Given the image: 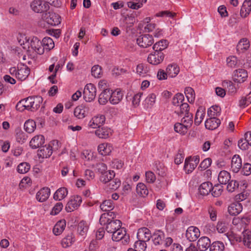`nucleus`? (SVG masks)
<instances>
[{
  "label": "nucleus",
  "instance_id": "obj_1",
  "mask_svg": "<svg viewBox=\"0 0 251 251\" xmlns=\"http://www.w3.org/2000/svg\"><path fill=\"white\" fill-rule=\"evenodd\" d=\"M115 216L114 212H106L100 216V223L101 225L106 226L105 229L108 233H113L122 226L121 221L114 219Z\"/></svg>",
  "mask_w": 251,
  "mask_h": 251
},
{
  "label": "nucleus",
  "instance_id": "obj_2",
  "mask_svg": "<svg viewBox=\"0 0 251 251\" xmlns=\"http://www.w3.org/2000/svg\"><path fill=\"white\" fill-rule=\"evenodd\" d=\"M42 18L49 25L53 26L58 25L61 22L59 15L52 11L45 12L42 15Z\"/></svg>",
  "mask_w": 251,
  "mask_h": 251
},
{
  "label": "nucleus",
  "instance_id": "obj_3",
  "mask_svg": "<svg viewBox=\"0 0 251 251\" xmlns=\"http://www.w3.org/2000/svg\"><path fill=\"white\" fill-rule=\"evenodd\" d=\"M97 90L95 85L92 83L87 84L84 89L83 97L86 101H92L96 96Z\"/></svg>",
  "mask_w": 251,
  "mask_h": 251
},
{
  "label": "nucleus",
  "instance_id": "obj_4",
  "mask_svg": "<svg viewBox=\"0 0 251 251\" xmlns=\"http://www.w3.org/2000/svg\"><path fill=\"white\" fill-rule=\"evenodd\" d=\"M30 7L36 13H44L49 9L50 6L41 0H34L30 3Z\"/></svg>",
  "mask_w": 251,
  "mask_h": 251
},
{
  "label": "nucleus",
  "instance_id": "obj_5",
  "mask_svg": "<svg viewBox=\"0 0 251 251\" xmlns=\"http://www.w3.org/2000/svg\"><path fill=\"white\" fill-rule=\"evenodd\" d=\"M137 44L141 47L147 48L151 46L154 43L152 35L150 34H144L139 36L137 39Z\"/></svg>",
  "mask_w": 251,
  "mask_h": 251
},
{
  "label": "nucleus",
  "instance_id": "obj_6",
  "mask_svg": "<svg viewBox=\"0 0 251 251\" xmlns=\"http://www.w3.org/2000/svg\"><path fill=\"white\" fill-rule=\"evenodd\" d=\"M164 54L161 51H154L150 53L148 57V61L150 64L157 65L161 63L164 58Z\"/></svg>",
  "mask_w": 251,
  "mask_h": 251
},
{
  "label": "nucleus",
  "instance_id": "obj_7",
  "mask_svg": "<svg viewBox=\"0 0 251 251\" xmlns=\"http://www.w3.org/2000/svg\"><path fill=\"white\" fill-rule=\"evenodd\" d=\"M200 236V231L198 228L196 226H189L187 229L185 236L190 242H194Z\"/></svg>",
  "mask_w": 251,
  "mask_h": 251
},
{
  "label": "nucleus",
  "instance_id": "obj_8",
  "mask_svg": "<svg viewBox=\"0 0 251 251\" xmlns=\"http://www.w3.org/2000/svg\"><path fill=\"white\" fill-rule=\"evenodd\" d=\"M82 202L81 197L79 196H74L67 203L65 209L68 212H70L77 209Z\"/></svg>",
  "mask_w": 251,
  "mask_h": 251
},
{
  "label": "nucleus",
  "instance_id": "obj_9",
  "mask_svg": "<svg viewBox=\"0 0 251 251\" xmlns=\"http://www.w3.org/2000/svg\"><path fill=\"white\" fill-rule=\"evenodd\" d=\"M31 49L39 54H42L44 52V48L43 47L42 42L38 38L33 37L29 43Z\"/></svg>",
  "mask_w": 251,
  "mask_h": 251
},
{
  "label": "nucleus",
  "instance_id": "obj_10",
  "mask_svg": "<svg viewBox=\"0 0 251 251\" xmlns=\"http://www.w3.org/2000/svg\"><path fill=\"white\" fill-rule=\"evenodd\" d=\"M248 77L247 71L243 69H239L234 71L233 81L237 83H243Z\"/></svg>",
  "mask_w": 251,
  "mask_h": 251
},
{
  "label": "nucleus",
  "instance_id": "obj_11",
  "mask_svg": "<svg viewBox=\"0 0 251 251\" xmlns=\"http://www.w3.org/2000/svg\"><path fill=\"white\" fill-rule=\"evenodd\" d=\"M89 110V107L85 104H81L77 106L74 110V115L78 119L84 118Z\"/></svg>",
  "mask_w": 251,
  "mask_h": 251
},
{
  "label": "nucleus",
  "instance_id": "obj_12",
  "mask_svg": "<svg viewBox=\"0 0 251 251\" xmlns=\"http://www.w3.org/2000/svg\"><path fill=\"white\" fill-rule=\"evenodd\" d=\"M151 237V231L147 227H142L138 229L137 233V237L138 240L146 242L150 240Z\"/></svg>",
  "mask_w": 251,
  "mask_h": 251
},
{
  "label": "nucleus",
  "instance_id": "obj_13",
  "mask_svg": "<svg viewBox=\"0 0 251 251\" xmlns=\"http://www.w3.org/2000/svg\"><path fill=\"white\" fill-rule=\"evenodd\" d=\"M45 143V138L42 135H37L33 137L29 142V146L32 149H36L42 147Z\"/></svg>",
  "mask_w": 251,
  "mask_h": 251
},
{
  "label": "nucleus",
  "instance_id": "obj_14",
  "mask_svg": "<svg viewBox=\"0 0 251 251\" xmlns=\"http://www.w3.org/2000/svg\"><path fill=\"white\" fill-rule=\"evenodd\" d=\"M242 167V160L238 154L234 155L231 160V170L235 173H238Z\"/></svg>",
  "mask_w": 251,
  "mask_h": 251
},
{
  "label": "nucleus",
  "instance_id": "obj_15",
  "mask_svg": "<svg viewBox=\"0 0 251 251\" xmlns=\"http://www.w3.org/2000/svg\"><path fill=\"white\" fill-rule=\"evenodd\" d=\"M210 240L205 236L201 237L197 242V247L201 251H205L211 245Z\"/></svg>",
  "mask_w": 251,
  "mask_h": 251
},
{
  "label": "nucleus",
  "instance_id": "obj_16",
  "mask_svg": "<svg viewBox=\"0 0 251 251\" xmlns=\"http://www.w3.org/2000/svg\"><path fill=\"white\" fill-rule=\"evenodd\" d=\"M50 193V188L48 187H44L36 194V199L40 202L45 201L49 198Z\"/></svg>",
  "mask_w": 251,
  "mask_h": 251
},
{
  "label": "nucleus",
  "instance_id": "obj_17",
  "mask_svg": "<svg viewBox=\"0 0 251 251\" xmlns=\"http://www.w3.org/2000/svg\"><path fill=\"white\" fill-rule=\"evenodd\" d=\"M243 209L242 204L239 201L232 203L228 207V212L231 215H236L239 214Z\"/></svg>",
  "mask_w": 251,
  "mask_h": 251
},
{
  "label": "nucleus",
  "instance_id": "obj_18",
  "mask_svg": "<svg viewBox=\"0 0 251 251\" xmlns=\"http://www.w3.org/2000/svg\"><path fill=\"white\" fill-rule=\"evenodd\" d=\"M52 153V147L50 145L42 147L38 151V156L39 158H48Z\"/></svg>",
  "mask_w": 251,
  "mask_h": 251
},
{
  "label": "nucleus",
  "instance_id": "obj_19",
  "mask_svg": "<svg viewBox=\"0 0 251 251\" xmlns=\"http://www.w3.org/2000/svg\"><path fill=\"white\" fill-rule=\"evenodd\" d=\"M123 97V93L118 89L113 92L110 91V102L113 104H118L122 100Z\"/></svg>",
  "mask_w": 251,
  "mask_h": 251
},
{
  "label": "nucleus",
  "instance_id": "obj_20",
  "mask_svg": "<svg viewBox=\"0 0 251 251\" xmlns=\"http://www.w3.org/2000/svg\"><path fill=\"white\" fill-rule=\"evenodd\" d=\"M220 124V119L215 117H210L205 121V126L207 129L213 130L217 128Z\"/></svg>",
  "mask_w": 251,
  "mask_h": 251
},
{
  "label": "nucleus",
  "instance_id": "obj_21",
  "mask_svg": "<svg viewBox=\"0 0 251 251\" xmlns=\"http://www.w3.org/2000/svg\"><path fill=\"white\" fill-rule=\"evenodd\" d=\"M212 184L210 182H204L201 184L199 188V192L202 196H207L211 192Z\"/></svg>",
  "mask_w": 251,
  "mask_h": 251
},
{
  "label": "nucleus",
  "instance_id": "obj_22",
  "mask_svg": "<svg viewBox=\"0 0 251 251\" xmlns=\"http://www.w3.org/2000/svg\"><path fill=\"white\" fill-rule=\"evenodd\" d=\"M43 102V98L39 96H31V104L30 105V111H35L40 106Z\"/></svg>",
  "mask_w": 251,
  "mask_h": 251
},
{
  "label": "nucleus",
  "instance_id": "obj_23",
  "mask_svg": "<svg viewBox=\"0 0 251 251\" xmlns=\"http://www.w3.org/2000/svg\"><path fill=\"white\" fill-rule=\"evenodd\" d=\"M251 11V0H245L243 2L240 10V15L242 17L246 18Z\"/></svg>",
  "mask_w": 251,
  "mask_h": 251
},
{
  "label": "nucleus",
  "instance_id": "obj_24",
  "mask_svg": "<svg viewBox=\"0 0 251 251\" xmlns=\"http://www.w3.org/2000/svg\"><path fill=\"white\" fill-rule=\"evenodd\" d=\"M115 176V172L113 171L110 170L101 174L100 179L101 182L105 184L110 182L114 178Z\"/></svg>",
  "mask_w": 251,
  "mask_h": 251
},
{
  "label": "nucleus",
  "instance_id": "obj_25",
  "mask_svg": "<svg viewBox=\"0 0 251 251\" xmlns=\"http://www.w3.org/2000/svg\"><path fill=\"white\" fill-rule=\"evenodd\" d=\"M30 74V69L26 66L18 69L17 78L21 80H25Z\"/></svg>",
  "mask_w": 251,
  "mask_h": 251
},
{
  "label": "nucleus",
  "instance_id": "obj_26",
  "mask_svg": "<svg viewBox=\"0 0 251 251\" xmlns=\"http://www.w3.org/2000/svg\"><path fill=\"white\" fill-rule=\"evenodd\" d=\"M112 150L113 148L110 144H101L98 148L99 152L102 155H109Z\"/></svg>",
  "mask_w": 251,
  "mask_h": 251
},
{
  "label": "nucleus",
  "instance_id": "obj_27",
  "mask_svg": "<svg viewBox=\"0 0 251 251\" xmlns=\"http://www.w3.org/2000/svg\"><path fill=\"white\" fill-rule=\"evenodd\" d=\"M166 71L169 76L175 77L179 72V67L176 64H170L167 67Z\"/></svg>",
  "mask_w": 251,
  "mask_h": 251
},
{
  "label": "nucleus",
  "instance_id": "obj_28",
  "mask_svg": "<svg viewBox=\"0 0 251 251\" xmlns=\"http://www.w3.org/2000/svg\"><path fill=\"white\" fill-rule=\"evenodd\" d=\"M66 226V221L61 220L58 221L54 226L53 232L55 235H60L64 230Z\"/></svg>",
  "mask_w": 251,
  "mask_h": 251
},
{
  "label": "nucleus",
  "instance_id": "obj_29",
  "mask_svg": "<svg viewBox=\"0 0 251 251\" xmlns=\"http://www.w3.org/2000/svg\"><path fill=\"white\" fill-rule=\"evenodd\" d=\"M110 89H104L99 96V102L100 104H105L108 100H110Z\"/></svg>",
  "mask_w": 251,
  "mask_h": 251
},
{
  "label": "nucleus",
  "instance_id": "obj_30",
  "mask_svg": "<svg viewBox=\"0 0 251 251\" xmlns=\"http://www.w3.org/2000/svg\"><path fill=\"white\" fill-rule=\"evenodd\" d=\"M169 42L167 40L162 39L155 43L152 49L154 51H161L166 49L168 46Z\"/></svg>",
  "mask_w": 251,
  "mask_h": 251
},
{
  "label": "nucleus",
  "instance_id": "obj_31",
  "mask_svg": "<svg viewBox=\"0 0 251 251\" xmlns=\"http://www.w3.org/2000/svg\"><path fill=\"white\" fill-rule=\"evenodd\" d=\"M230 174L226 171H222L218 176V181L221 184H226L230 179Z\"/></svg>",
  "mask_w": 251,
  "mask_h": 251
},
{
  "label": "nucleus",
  "instance_id": "obj_32",
  "mask_svg": "<svg viewBox=\"0 0 251 251\" xmlns=\"http://www.w3.org/2000/svg\"><path fill=\"white\" fill-rule=\"evenodd\" d=\"M153 243L155 245H160L162 243L163 239L165 238L164 233L160 230L156 231L153 234Z\"/></svg>",
  "mask_w": 251,
  "mask_h": 251
},
{
  "label": "nucleus",
  "instance_id": "obj_33",
  "mask_svg": "<svg viewBox=\"0 0 251 251\" xmlns=\"http://www.w3.org/2000/svg\"><path fill=\"white\" fill-rule=\"evenodd\" d=\"M175 112L180 116L187 115L190 113L189 112V106L187 103H182L176 109Z\"/></svg>",
  "mask_w": 251,
  "mask_h": 251
},
{
  "label": "nucleus",
  "instance_id": "obj_34",
  "mask_svg": "<svg viewBox=\"0 0 251 251\" xmlns=\"http://www.w3.org/2000/svg\"><path fill=\"white\" fill-rule=\"evenodd\" d=\"M126 231L124 228H120L112 233V238L114 241L118 242L122 239L126 235Z\"/></svg>",
  "mask_w": 251,
  "mask_h": 251
},
{
  "label": "nucleus",
  "instance_id": "obj_35",
  "mask_svg": "<svg viewBox=\"0 0 251 251\" xmlns=\"http://www.w3.org/2000/svg\"><path fill=\"white\" fill-rule=\"evenodd\" d=\"M67 193L68 191L66 188H60L54 194L53 198L55 200L60 201L67 196Z\"/></svg>",
  "mask_w": 251,
  "mask_h": 251
},
{
  "label": "nucleus",
  "instance_id": "obj_36",
  "mask_svg": "<svg viewBox=\"0 0 251 251\" xmlns=\"http://www.w3.org/2000/svg\"><path fill=\"white\" fill-rule=\"evenodd\" d=\"M43 47L44 48V50H46L48 51L52 49L54 47V43L51 38L50 37H45L42 40Z\"/></svg>",
  "mask_w": 251,
  "mask_h": 251
},
{
  "label": "nucleus",
  "instance_id": "obj_37",
  "mask_svg": "<svg viewBox=\"0 0 251 251\" xmlns=\"http://www.w3.org/2000/svg\"><path fill=\"white\" fill-rule=\"evenodd\" d=\"M110 133V130L105 127H99L98 129L95 131L96 135L100 138L106 139L109 137V134Z\"/></svg>",
  "mask_w": 251,
  "mask_h": 251
},
{
  "label": "nucleus",
  "instance_id": "obj_38",
  "mask_svg": "<svg viewBox=\"0 0 251 251\" xmlns=\"http://www.w3.org/2000/svg\"><path fill=\"white\" fill-rule=\"evenodd\" d=\"M191 157L186 158L184 169L187 174L191 173L197 167L196 163H194L191 161Z\"/></svg>",
  "mask_w": 251,
  "mask_h": 251
},
{
  "label": "nucleus",
  "instance_id": "obj_39",
  "mask_svg": "<svg viewBox=\"0 0 251 251\" xmlns=\"http://www.w3.org/2000/svg\"><path fill=\"white\" fill-rule=\"evenodd\" d=\"M113 201L110 200H105L100 204V209L103 211H106L107 212H112L110 211L114 208Z\"/></svg>",
  "mask_w": 251,
  "mask_h": 251
},
{
  "label": "nucleus",
  "instance_id": "obj_40",
  "mask_svg": "<svg viewBox=\"0 0 251 251\" xmlns=\"http://www.w3.org/2000/svg\"><path fill=\"white\" fill-rule=\"evenodd\" d=\"M249 47V41L246 38H243L238 42L236 49L238 51H240L247 50Z\"/></svg>",
  "mask_w": 251,
  "mask_h": 251
},
{
  "label": "nucleus",
  "instance_id": "obj_41",
  "mask_svg": "<svg viewBox=\"0 0 251 251\" xmlns=\"http://www.w3.org/2000/svg\"><path fill=\"white\" fill-rule=\"evenodd\" d=\"M36 127V123L32 120H28L26 121L24 125V128L25 130L29 133H32L35 130Z\"/></svg>",
  "mask_w": 251,
  "mask_h": 251
},
{
  "label": "nucleus",
  "instance_id": "obj_42",
  "mask_svg": "<svg viewBox=\"0 0 251 251\" xmlns=\"http://www.w3.org/2000/svg\"><path fill=\"white\" fill-rule=\"evenodd\" d=\"M136 192L138 195L143 197L147 196L149 193L147 186L143 183L137 184Z\"/></svg>",
  "mask_w": 251,
  "mask_h": 251
},
{
  "label": "nucleus",
  "instance_id": "obj_43",
  "mask_svg": "<svg viewBox=\"0 0 251 251\" xmlns=\"http://www.w3.org/2000/svg\"><path fill=\"white\" fill-rule=\"evenodd\" d=\"M205 116V112L202 107H200L197 111L195 118V124L199 125Z\"/></svg>",
  "mask_w": 251,
  "mask_h": 251
},
{
  "label": "nucleus",
  "instance_id": "obj_44",
  "mask_svg": "<svg viewBox=\"0 0 251 251\" xmlns=\"http://www.w3.org/2000/svg\"><path fill=\"white\" fill-rule=\"evenodd\" d=\"M30 169V165L27 162H22L17 167V171L19 173L24 174L27 173Z\"/></svg>",
  "mask_w": 251,
  "mask_h": 251
},
{
  "label": "nucleus",
  "instance_id": "obj_45",
  "mask_svg": "<svg viewBox=\"0 0 251 251\" xmlns=\"http://www.w3.org/2000/svg\"><path fill=\"white\" fill-rule=\"evenodd\" d=\"M181 122L185 125L188 128H189L193 123V115L192 113L187 114V115H184V117L182 118Z\"/></svg>",
  "mask_w": 251,
  "mask_h": 251
},
{
  "label": "nucleus",
  "instance_id": "obj_46",
  "mask_svg": "<svg viewBox=\"0 0 251 251\" xmlns=\"http://www.w3.org/2000/svg\"><path fill=\"white\" fill-rule=\"evenodd\" d=\"M225 249L224 244L220 241L213 242L209 247L210 251H223Z\"/></svg>",
  "mask_w": 251,
  "mask_h": 251
},
{
  "label": "nucleus",
  "instance_id": "obj_47",
  "mask_svg": "<svg viewBox=\"0 0 251 251\" xmlns=\"http://www.w3.org/2000/svg\"><path fill=\"white\" fill-rule=\"evenodd\" d=\"M174 129L176 132L184 135L187 133L188 128L181 122V123H177L175 125Z\"/></svg>",
  "mask_w": 251,
  "mask_h": 251
},
{
  "label": "nucleus",
  "instance_id": "obj_48",
  "mask_svg": "<svg viewBox=\"0 0 251 251\" xmlns=\"http://www.w3.org/2000/svg\"><path fill=\"white\" fill-rule=\"evenodd\" d=\"M185 94L186 98L190 103H193L195 100V91L191 87L186 88Z\"/></svg>",
  "mask_w": 251,
  "mask_h": 251
},
{
  "label": "nucleus",
  "instance_id": "obj_49",
  "mask_svg": "<svg viewBox=\"0 0 251 251\" xmlns=\"http://www.w3.org/2000/svg\"><path fill=\"white\" fill-rule=\"evenodd\" d=\"M184 98L183 94L177 93L174 97L172 103L173 105L178 107L182 103V102L184 100Z\"/></svg>",
  "mask_w": 251,
  "mask_h": 251
},
{
  "label": "nucleus",
  "instance_id": "obj_50",
  "mask_svg": "<svg viewBox=\"0 0 251 251\" xmlns=\"http://www.w3.org/2000/svg\"><path fill=\"white\" fill-rule=\"evenodd\" d=\"M223 192V186L219 184H216L212 186L211 194L214 197H218L221 195Z\"/></svg>",
  "mask_w": 251,
  "mask_h": 251
},
{
  "label": "nucleus",
  "instance_id": "obj_51",
  "mask_svg": "<svg viewBox=\"0 0 251 251\" xmlns=\"http://www.w3.org/2000/svg\"><path fill=\"white\" fill-rule=\"evenodd\" d=\"M73 234L72 232L64 238L62 241L63 247L66 248L71 246L73 242Z\"/></svg>",
  "mask_w": 251,
  "mask_h": 251
},
{
  "label": "nucleus",
  "instance_id": "obj_52",
  "mask_svg": "<svg viewBox=\"0 0 251 251\" xmlns=\"http://www.w3.org/2000/svg\"><path fill=\"white\" fill-rule=\"evenodd\" d=\"M92 75L96 78H100L101 76L102 72L101 67L99 65L94 66L91 69Z\"/></svg>",
  "mask_w": 251,
  "mask_h": 251
},
{
  "label": "nucleus",
  "instance_id": "obj_53",
  "mask_svg": "<svg viewBox=\"0 0 251 251\" xmlns=\"http://www.w3.org/2000/svg\"><path fill=\"white\" fill-rule=\"evenodd\" d=\"M147 247L146 242L138 240L135 242L134 249L137 251H145Z\"/></svg>",
  "mask_w": 251,
  "mask_h": 251
},
{
  "label": "nucleus",
  "instance_id": "obj_54",
  "mask_svg": "<svg viewBox=\"0 0 251 251\" xmlns=\"http://www.w3.org/2000/svg\"><path fill=\"white\" fill-rule=\"evenodd\" d=\"M27 135L23 131L19 130L16 133V140L20 143H24L27 139Z\"/></svg>",
  "mask_w": 251,
  "mask_h": 251
},
{
  "label": "nucleus",
  "instance_id": "obj_55",
  "mask_svg": "<svg viewBox=\"0 0 251 251\" xmlns=\"http://www.w3.org/2000/svg\"><path fill=\"white\" fill-rule=\"evenodd\" d=\"M124 22L125 23V27L126 29L132 26L135 22V19L134 16H127L125 18Z\"/></svg>",
  "mask_w": 251,
  "mask_h": 251
},
{
  "label": "nucleus",
  "instance_id": "obj_56",
  "mask_svg": "<svg viewBox=\"0 0 251 251\" xmlns=\"http://www.w3.org/2000/svg\"><path fill=\"white\" fill-rule=\"evenodd\" d=\"M88 227L86 223L84 221L80 222L77 226V231L81 235H83L87 231Z\"/></svg>",
  "mask_w": 251,
  "mask_h": 251
},
{
  "label": "nucleus",
  "instance_id": "obj_57",
  "mask_svg": "<svg viewBox=\"0 0 251 251\" xmlns=\"http://www.w3.org/2000/svg\"><path fill=\"white\" fill-rule=\"evenodd\" d=\"M121 185V181L118 178L112 179L109 183L108 186L109 189L112 190L117 189Z\"/></svg>",
  "mask_w": 251,
  "mask_h": 251
},
{
  "label": "nucleus",
  "instance_id": "obj_58",
  "mask_svg": "<svg viewBox=\"0 0 251 251\" xmlns=\"http://www.w3.org/2000/svg\"><path fill=\"white\" fill-rule=\"evenodd\" d=\"M238 186L239 183L236 180H232L228 182L226 189L228 192H233L238 188Z\"/></svg>",
  "mask_w": 251,
  "mask_h": 251
},
{
  "label": "nucleus",
  "instance_id": "obj_59",
  "mask_svg": "<svg viewBox=\"0 0 251 251\" xmlns=\"http://www.w3.org/2000/svg\"><path fill=\"white\" fill-rule=\"evenodd\" d=\"M93 122H95L97 126H98V128L104 123L105 118L104 115H101L100 116H95L92 118Z\"/></svg>",
  "mask_w": 251,
  "mask_h": 251
},
{
  "label": "nucleus",
  "instance_id": "obj_60",
  "mask_svg": "<svg viewBox=\"0 0 251 251\" xmlns=\"http://www.w3.org/2000/svg\"><path fill=\"white\" fill-rule=\"evenodd\" d=\"M63 207V205L62 202H59L56 203L52 209L50 214L52 215H57L61 211Z\"/></svg>",
  "mask_w": 251,
  "mask_h": 251
},
{
  "label": "nucleus",
  "instance_id": "obj_61",
  "mask_svg": "<svg viewBox=\"0 0 251 251\" xmlns=\"http://www.w3.org/2000/svg\"><path fill=\"white\" fill-rule=\"evenodd\" d=\"M98 171L101 174L106 172L107 166L103 162L97 163L95 165Z\"/></svg>",
  "mask_w": 251,
  "mask_h": 251
},
{
  "label": "nucleus",
  "instance_id": "obj_62",
  "mask_svg": "<svg viewBox=\"0 0 251 251\" xmlns=\"http://www.w3.org/2000/svg\"><path fill=\"white\" fill-rule=\"evenodd\" d=\"M211 162L212 161L210 158H206L201 162L199 168H201V170H204L210 166Z\"/></svg>",
  "mask_w": 251,
  "mask_h": 251
},
{
  "label": "nucleus",
  "instance_id": "obj_63",
  "mask_svg": "<svg viewBox=\"0 0 251 251\" xmlns=\"http://www.w3.org/2000/svg\"><path fill=\"white\" fill-rule=\"evenodd\" d=\"M226 62L229 67L233 68L237 64V58L234 56H230L227 58Z\"/></svg>",
  "mask_w": 251,
  "mask_h": 251
},
{
  "label": "nucleus",
  "instance_id": "obj_64",
  "mask_svg": "<svg viewBox=\"0 0 251 251\" xmlns=\"http://www.w3.org/2000/svg\"><path fill=\"white\" fill-rule=\"evenodd\" d=\"M217 230L218 232L223 233L227 230V227L226 224L223 222H219L217 225Z\"/></svg>",
  "mask_w": 251,
  "mask_h": 251
}]
</instances>
